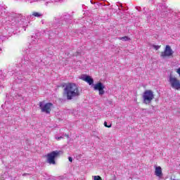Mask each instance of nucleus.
Wrapping results in <instances>:
<instances>
[{
	"label": "nucleus",
	"instance_id": "f257e3e1",
	"mask_svg": "<svg viewBox=\"0 0 180 180\" xmlns=\"http://www.w3.org/2000/svg\"><path fill=\"white\" fill-rule=\"evenodd\" d=\"M81 95L79 87L75 83H68L65 85L63 90V96L68 101H72L75 98H78Z\"/></svg>",
	"mask_w": 180,
	"mask_h": 180
},
{
	"label": "nucleus",
	"instance_id": "f03ea898",
	"mask_svg": "<svg viewBox=\"0 0 180 180\" xmlns=\"http://www.w3.org/2000/svg\"><path fill=\"white\" fill-rule=\"evenodd\" d=\"M53 22L57 27H60V26H63V25H68V23H71V15L68 13H65L61 16L60 18H55Z\"/></svg>",
	"mask_w": 180,
	"mask_h": 180
},
{
	"label": "nucleus",
	"instance_id": "7ed1b4c3",
	"mask_svg": "<svg viewBox=\"0 0 180 180\" xmlns=\"http://www.w3.org/2000/svg\"><path fill=\"white\" fill-rule=\"evenodd\" d=\"M61 151L60 150H53L46 155L47 162L48 164L56 165V158L60 157Z\"/></svg>",
	"mask_w": 180,
	"mask_h": 180
},
{
	"label": "nucleus",
	"instance_id": "20e7f679",
	"mask_svg": "<svg viewBox=\"0 0 180 180\" xmlns=\"http://www.w3.org/2000/svg\"><path fill=\"white\" fill-rule=\"evenodd\" d=\"M39 108L41 112L45 113H50L54 109V105L51 103H45L44 101L39 102Z\"/></svg>",
	"mask_w": 180,
	"mask_h": 180
},
{
	"label": "nucleus",
	"instance_id": "39448f33",
	"mask_svg": "<svg viewBox=\"0 0 180 180\" xmlns=\"http://www.w3.org/2000/svg\"><path fill=\"white\" fill-rule=\"evenodd\" d=\"M14 22H15L14 24L15 26H19L20 27H22L24 30H26V25L27 22H26L25 16L19 15L18 17L14 18Z\"/></svg>",
	"mask_w": 180,
	"mask_h": 180
},
{
	"label": "nucleus",
	"instance_id": "423d86ee",
	"mask_svg": "<svg viewBox=\"0 0 180 180\" xmlns=\"http://www.w3.org/2000/svg\"><path fill=\"white\" fill-rule=\"evenodd\" d=\"M143 103H146V105H149V103H151V101L154 99V94L153 93V91L151 90H146L143 93Z\"/></svg>",
	"mask_w": 180,
	"mask_h": 180
},
{
	"label": "nucleus",
	"instance_id": "0eeeda50",
	"mask_svg": "<svg viewBox=\"0 0 180 180\" xmlns=\"http://www.w3.org/2000/svg\"><path fill=\"white\" fill-rule=\"evenodd\" d=\"M23 64H30V67L31 70H37V68H40L41 67V62L37 61L34 59L30 60H23Z\"/></svg>",
	"mask_w": 180,
	"mask_h": 180
},
{
	"label": "nucleus",
	"instance_id": "6e6552de",
	"mask_svg": "<svg viewBox=\"0 0 180 180\" xmlns=\"http://www.w3.org/2000/svg\"><path fill=\"white\" fill-rule=\"evenodd\" d=\"M169 82L170 83L172 88H174V89H180V82L176 79V77L169 76Z\"/></svg>",
	"mask_w": 180,
	"mask_h": 180
},
{
	"label": "nucleus",
	"instance_id": "1a4fd4ad",
	"mask_svg": "<svg viewBox=\"0 0 180 180\" xmlns=\"http://www.w3.org/2000/svg\"><path fill=\"white\" fill-rule=\"evenodd\" d=\"M94 91H98L100 96L105 95V85H103L102 82H99L97 84H94Z\"/></svg>",
	"mask_w": 180,
	"mask_h": 180
},
{
	"label": "nucleus",
	"instance_id": "9d476101",
	"mask_svg": "<svg viewBox=\"0 0 180 180\" xmlns=\"http://www.w3.org/2000/svg\"><path fill=\"white\" fill-rule=\"evenodd\" d=\"M174 54V51L171 49L169 45H167L165 49L163 52L161 53V57L165 58V57H171Z\"/></svg>",
	"mask_w": 180,
	"mask_h": 180
},
{
	"label": "nucleus",
	"instance_id": "9b49d317",
	"mask_svg": "<svg viewBox=\"0 0 180 180\" xmlns=\"http://www.w3.org/2000/svg\"><path fill=\"white\" fill-rule=\"evenodd\" d=\"M81 79H82V81H85V82H87L89 85H94V79L91 77V76L83 75L81 77Z\"/></svg>",
	"mask_w": 180,
	"mask_h": 180
},
{
	"label": "nucleus",
	"instance_id": "f8f14e48",
	"mask_svg": "<svg viewBox=\"0 0 180 180\" xmlns=\"http://www.w3.org/2000/svg\"><path fill=\"white\" fill-rule=\"evenodd\" d=\"M1 108L3 109H5V112L6 113H8V112H11L9 111L10 109H12V102L11 101H6L4 104H3L1 105Z\"/></svg>",
	"mask_w": 180,
	"mask_h": 180
},
{
	"label": "nucleus",
	"instance_id": "ddd939ff",
	"mask_svg": "<svg viewBox=\"0 0 180 180\" xmlns=\"http://www.w3.org/2000/svg\"><path fill=\"white\" fill-rule=\"evenodd\" d=\"M25 53H26V54H27V56H28V57H30V58H33V57H34L35 51H33L32 47L29 48V49H27Z\"/></svg>",
	"mask_w": 180,
	"mask_h": 180
},
{
	"label": "nucleus",
	"instance_id": "4468645a",
	"mask_svg": "<svg viewBox=\"0 0 180 180\" xmlns=\"http://www.w3.org/2000/svg\"><path fill=\"white\" fill-rule=\"evenodd\" d=\"M155 175H156V176H162V169H161V167L158 166V167H155Z\"/></svg>",
	"mask_w": 180,
	"mask_h": 180
},
{
	"label": "nucleus",
	"instance_id": "2eb2a0df",
	"mask_svg": "<svg viewBox=\"0 0 180 180\" xmlns=\"http://www.w3.org/2000/svg\"><path fill=\"white\" fill-rule=\"evenodd\" d=\"M32 16H34L35 18H43V14L39 12H33Z\"/></svg>",
	"mask_w": 180,
	"mask_h": 180
},
{
	"label": "nucleus",
	"instance_id": "dca6fc26",
	"mask_svg": "<svg viewBox=\"0 0 180 180\" xmlns=\"http://www.w3.org/2000/svg\"><path fill=\"white\" fill-rule=\"evenodd\" d=\"M119 40H122V41H128V40H130V38L129 37H122L118 38Z\"/></svg>",
	"mask_w": 180,
	"mask_h": 180
},
{
	"label": "nucleus",
	"instance_id": "f3484780",
	"mask_svg": "<svg viewBox=\"0 0 180 180\" xmlns=\"http://www.w3.org/2000/svg\"><path fill=\"white\" fill-rule=\"evenodd\" d=\"M37 43H39V39L34 38L32 39V41L31 42V44L32 46H34L35 44H37Z\"/></svg>",
	"mask_w": 180,
	"mask_h": 180
},
{
	"label": "nucleus",
	"instance_id": "a211bd4d",
	"mask_svg": "<svg viewBox=\"0 0 180 180\" xmlns=\"http://www.w3.org/2000/svg\"><path fill=\"white\" fill-rule=\"evenodd\" d=\"M104 126L105 127H108V129H110V127H112V124H110V125H108V122H104Z\"/></svg>",
	"mask_w": 180,
	"mask_h": 180
},
{
	"label": "nucleus",
	"instance_id": "6ab92c4d",
	"mask_svg": "<svg viewBox=\"0 0 180 180\" xmlns=\"http://www.w3.org/2000/svg\"><path fill=\"white\" fill-rule=\"evenodd\" d=\"M94 180H102L101 176H94Z\"/></svg>",
	"mask_w": 180,
	"mask_h": 180
},
{
	"label": "nucleus",
	"instance_id": "aec40b11",
	"mask_svg": "<svg viewBox=\"0 0 180 180\" xmlns=\"http://www.w3.org/2000/svg\"><path fill=\"white\" fill-rule=\"evenodd\" d=\"M51 2H53L52 0L45 2L46 6H49V4H51Z\"/></svg>",
	"mask_w": 180,
	"mask_h": 180
},
{
	"label": "nucleus",
	"instance_id": "412c9836",
	"mask_svg": "<svg viewBox=\"0 0 180 180\" xmlns=\"http://www.w3.org/2000/svg\"><path fill=\"white\" fill-rule=\"evenodd\" d=\"M153 47H154V49H155V50H158L160 46H158V45H154Z\"/></svg>",
	"mask_w": 180,
	"mask_h": 180
},
{
	"label": "nucleus",
	"instance_id": "4be33fe9",
	"mask_svg": "<svg viewBox=\"0 0 180 180\" xmlns=\"http://www.w3.org/2000/svg\"><path fill=\"white\" fill-rule=\"evenodd\" d=\"M176 72H177V74H179V75L180 77V68L179 69H177Z\"/></svg>",
	"mask_w": 180,
	"mask_h": 180
},
{
	"label": "nucleus",
	"instance_id": "5701e85b",
	"mask_svg": "<svg viewBox=\"0 0 180 180\" xmlns=\"http://www.w3.org/2000/svg\"><path fill=\"white\" fill-rule=\"evenodd\" d=\"M68 160H69V161H70V162H72V158L69 157V158H68Z\"/></svg>",
	"mask_w": 180,
	"mask_h": 180
},
{
	"label": "nucleus",
	"instance_id": "b1692460",
	"mask_svg": "<svg viewBox=\"0 0 180 180\" xmlns=\"http://www.w3.org/2000/svg\"><path fill=\"white\" fill-rule=\"evenodd\" d=\"M61 139H63V136H60L58 138V140H61Z\"/></svg>",
	"mask_w": 180,
	"mask_h": 180
},
{
	"label": "nucleus",
	"instance_id": "393cba45",
	"mask_svg": "<svg viewBox=\"0 0 180 180\" xmlns=\"http://www.w3.org/2000/svg\"><path fill=\"white\" fill-rule=\"evenodd\" d=\"M134 101H137V98L136 97L134 98Z\"/></svg>",
	"mask_w": 180,
	"mask_h": 180
},
{
	"label": "nucleus",
	"instance_id": "a878e982",
	"mask_svg": "<svg viewBox=\"0 0 180 180\" xmlns=\"http://www.w3.org/2000/svg\"><path fill=\"white\" fill-rule=\"evenodd\" d=\"M66 137H69V136H68V135H66Z\"/></svg>",
	"mask_w": 180,
	"mask_h": 180
},
{
	"label": "nucleus",
	"instance_id": "bb28decb",
	"mask_svg": "<svg viewBox=\"0 0 180 180\" xmlns=\"http://www.w3.org/2000/svg\"><path fill=\"white\" fill-rule=\"evenodd\" d=\"M57 26L54 25V27H56Z\"/></svg>",
	"mask_w": 180,
	"mask_h": 180
},
{
	"label": "nucleus",
	"instance_id": "cd10ccee",
	"mask_svg": "<svg viewBox=\"0 0 180 180\" xmlns=\"http://www.w3.org/2000/svg\"><path fill=\"white\" fill-rule=\"evenodd\" d=\"M1 50H2V49H1V48H0V51H1Z\"/></svg>",
	"mask_w": 180,
	"mask_h": 180
}]
</instances>
